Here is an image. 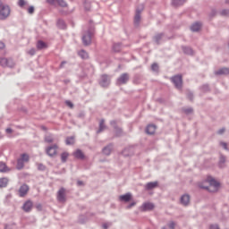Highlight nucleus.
Masks as SVG:
<instances>
[{
	"mask_svg": "<svg viewBox=\"0 0 229 229\" xmlns=\"http://www.w3.org/2000/svg\"><path fill=\"white\" fill-rule=\"evenodd\" d=\"M92 37H94V27H90L86 32L83 33V46H90V44H92Z\"/></svg>",
	"mask_w": 229,
	"mask_h": 229,
	"instance_id": "2",
	"label": "nucleus"
},
{
	"mask_svg": "<svg viewBox=\"0 0 229 229\" xmlns=\"http://www.w3.org/2000/svg\"><path fill=\"white\" fill-rule=\"evenodd\" d=\"M38 171H46V165L39 163V164H38Z\"/></svg>",
	"mask_w": 229,
	"mask_h": 229,
	"instance_id": "44",
	"label": "nucleus"
},
{
	"mask_svg": "<svg viewBox=\"0 0 229 229\" xmlns=\"http://www.w3.org/2000/svg\"><path fill=\"white\" fill-rule=\"evenodd\" d=\"M122 154L123 157H130V155H133V147H127L123 151Z\"/></svg>",
	"mask_w": 229,
	"mask_h": 229,
	"instance_id": "19",
	"label": "nucleus"
},
{
	"mask_svg": "<svg viewBox=\"0 0 229 229\" xmlns=\"http://www.w3.org/2000/svg\"><path fill=\"white\" fill-rule=\"evenodd\" d=\"M220 146L225 149V151H228V144L226 142L221 141Z\"/></svg>",
	"mask_w": 229,
	"mask_h": 229,
	"instance_id": "42",
	"label": "nucleus"
},
{
	"mask_svg": "<svg viewBox=\"0 0 229 229\" xmlns=\"http://www.w3.org/2000/svg\"><path fill=\"white\" fill-rule=\"evenodd\" d=\"M120 201H124L125 203H128L131 199V193H126L124 195H121L119 197Z\"/></svg>",
	"mask_w": 229,
	"mask_h": 229,
	"instance_id": "21",
	"label": "nucleus"
},
{
	"mask_svg": "<svg viewBox=\"0 0 229 229\" xmlns=\"http://www.w3.org/2000/svg\"><path fill=\"white\" fill-rule=\"evenodd\" d=\"M24 4H26V1L25 0H19L18 1V5L22 8V6H24Z\"/></svg>",
	"mask_w": 229,
	"mask_h": 229,
	"instance_id": "47",
	"label": "nucleus"
},
{
	"mask_svg": "<svg viewBox=\"0 0 229 229\" xmlns=\"http://www.w3.org/2000/svg\"><path fill=\"white\" fill-rule=\"evenodd\" d=\"M174 226H176V223H174V221H172L168 224V227L170 229H174Z\"/></svg>",
	"mask_w": 229,
	"mask_h": 229,
	"instance_id": "46",
	"label": "nucleus"
},
{
	"mask_svg": "<svg viewBox=\"0 0 229 229\" xmlns=\"http://www.w3.org/2000/svg\"><path fill=\"white\" fill-rule=\"evenodd\" d=\"M225 162H226V157L224 155H220L218 165L219 167H225Z\"/></svg>",
	"mask_w": 229,
	"mask_h": 229,
	"instance_id": "27",
	"label": "nucleus"
},
{
	"mask_svg": "<svg viewBox=\"0 0 229 229\" xmlns=\"http://www.w3.org/2000/svg\"><path fill=\"white\" fill-rule=\"evenodd\" d=\"M215 74L216 76H226V74H229V68H221L218 71H216Z\"/></svg>",
	"mask_w": 229,
	"mask_h": 229,
	"instance_id": "17",
	"label": "nucleus"
},
{
	"mask_svg": "<svg viewBox=\"0 0 229 229\" xmlns=\"http://www.w3.org/2000/svg\"><path fill=\"white\" fill-rule=\"evenodd\" d=\"M114 148V145L110 144V145H107L106 147H105L103 149H102V153L104 155H106L108 157V155H110V153H112V148Z\"/></svg>",
	"mask_w": 229,
	"mask_h": 229,
	"instance_id": "23",
	"label": "nucleus"
},
{
	"mask_svg": "<svg viewBox=\"0 0 229 229\" xmlns=\"http://www.w3.org/2000/svg\"><path fill=\"white\" fill-rule=\"evenodd\" d=\"M201 89L203 90V92H208V90H210V88L208 87V84H204L201 87Z\"/></svg>",
	"mask_w": 229,
	"mask_h": 229,
	"instance_id": "43",
	"label": "nucleus"
},
{
	"mask_svg": "<svg viewBox=\"0 0 229 229\" xmlns=\"http://www.w3.org/2000/svg\"><path fill=\"white\" fill-rule=\"evenodd\" d=\"M157 131V126L155 124H148L146 128L148 135H153Z\"/></svg>",
	"mask_w": 229,
	"mask_h": 229,
	"instance_id": "18",
	"label": "nucleus"
},
{
	"mask_svg": "<svg viewBox=\"0 0 229 229\" xmlns=\"http://www.w3.org/2000/svg\"><path fill=\"white\" fill-rule=\"evenodd\" d=\"M209 229H219V225H212L209 226Z\"/></svg>",
	"mask_w": 229,
	"mask_h": 229,
	"instance_id": "55",
	"label": "nucleus"
},
{
	"mask_svg": "<svg viewBox=\"0 0 229 229\" xmlns=\"http://www.w3.org/2000/svg\"><path fill=\"white\" fill-rule=\"evenodd\" d=\"M144 10V5H140L136 9V13L134 16V25L139 26L140 24V13H142V11Z\"/></svg>",
	"mask_w": 229,
	"mask_h": 229,
	"instance_id": "9",
	"label": "nucleus"
},
{
	"mask_svg": "<svg viewBox=\"0 0 229 229\" xmlns=\"http://www.w3.org/2000/svg\"><path fill=\"white\" fill-rule=\"evenodd\" d=\"M153 208H155V205L150 202H145L141 206V210H143V212H147L148 210H153Z\"/></svg>",
	"mask_w": 229,
	"mask_h": 229,
	"instance_id": "15",
	"label": "nucleus"
},
{
	"mask_svg": "<svg viewBox=\"0 0 229 229\" xmlns=\"http://www.w3.org/2000/svg\"><path fill=\"white\" fill-rule=\"evenodd\" d=\"M47 2L48 3V4H55V3H56V0H47Z\"/></svg>",
	"mask_w": 229,
	"mask_h": 229,
	"instance_id": "57",
	"label": "nucleus"
},
{
	"mask_svg": "<svg viewBox=\"0 0 229 229\" xmlns=\"http://www.w3.org/2000/svg\"><path fill=\"white\" fill-rule=\"evenodd\" d=\"M57 27L60 30H65V28H67V26L65 25V21H64V20H58L57 21Z\"/></svg>",
	"mask_w": 229,
	"mask_h": 229,
	"instance_id": "30",
	"label": "nucleus"
},
{
	"mask_svg": "<svg viewBox=\"0 0 229 229\" xmlns=\"http://www.w3.org/2000/svg\"><path fill=\"white\" fill-rule=\"evenodd\" d=\"M10 168L4 162H0V173H9Z\"/></svg>",
	"mask_w": 229,
	"mask_h": 229,
	"instance_id": "24",
	"label": "nucleus"
},
{
	"mask_svg": "<svg viewBox=\"0 0 229 229\" xmlns=\"http://www.w3.org/2000/svg\"><path fill=\"white\" fill-rule=\"evenodd\" d=\"M65 64H67V62L63 61V62L61 63V64H60V68H61V69L64 68V65H65Z\"/></svg>",
	"mask_w": 229,
	"mask_h": 229,
	"instance_id": "59",
	"label": "nucleus"
},
{
	"mask_svg": "<svg viewBox=\"0 0 229 229\" xmlns=\"http://www.w3.org/2000/svg\"><path fill=\"white\" fill-rule=\"evenodd\" d=\"M65 144H66V146H71V145L74 144V136L66 138Z\"/></svg>",
	"mask_w": 229,
	"mask_h": 229,
	"instance_id": "35",
	"label": "nucleus"
},
{
	"mask_svg": "<svg viewBox=\"0 0 229 229\" xmlns=\"http://www.w3.org/2000/svg\"><path fill=\"white\" fill-rule=\"evenodd\" d=\"M225 131H226V129L222 128V129H220V130L217 131V134H218V135H223V133H225Z\"/></svg>",
	"mask_w": 229,
	"mask_h": 229,
	"instance_id": "52",
	"label": "nucleus"
},
{
	"mask_svg": "<svg viewBox=\"0 0 229 229\" xmlns=\"http://www.w3.org/2000/svg\"><path fill=\"white\" fill-rule=\"evenodd\" d=\"M0 65L2 67H9L10 69L15 67V62L12 58L2 57L0 58Z\"/></svg>",
	"mask_w": 229,
	"mask_h": 229,
	"instance_id": "6",
	"label": "nucleus"
},
{
	"mask_svg": "<svg viewBox=\"0 0 229 229\" xmlns=\"http://www.w3.org/2000/svg\"><path fill=\"white\" fill-rule=\"evenodd\" d=\"M5 229H11L9 225H5Z\"/></svg>",
	"mask_w": 229,
	"mask_h": 229,
	"instance_id": "64",
	"label": "nucleus"
},
{
	"mask_svg": "<svg viewBox=\"0 0 229 229\" xmlns=\"http://www.w3.org/2000/svg\"><path fill=\"white\" fill-rule=\"evenodd\" d=\"M116 137H123V129L117 127L114 129Z\"/></svg>",
	"mask_w": 229,
	"mask_h": 229,
	"instance_id": "39",
	"label": "nucleus"
},
{
	"mask_svg": "<svg viewBox=\"0 0 229 229\" xmlns=\"http://www.w3.org/2000/svg\"><path fill=\"white\" fill-rule=\"evenodd\" d=\"M221 15H229V10L228 9H224L221 11Z\"/></svg>",
	"mask_w": 229,
	"mask_h": 229,
	"instance_id": "51",
	"label": "nucleus"
},
{
	"mask_svg": "<svg viewBox=\"0 0 229 229\" xmlns=\"http://www.w3.org/2000/svg\"><path fill=\"white\" fill-rule=\"evenodd\" d=\"M208 182L209 183L208 186L199 184V188L205 189L206 191H208L209 192H217V191L219 189V182H217V181H216L214 178H208Z\"/></svg>",
	"mask_w": 229,
	"mask_h": 229,
	"instance_id": "1",
	"label": "nucleus"
},
{
	"mask_svg": "<svg viewBox=\"0 0 229 229\" xmlns=\"http://www.w3.org/2000/svg\"><path fill=\"white\" fill-rule=\"evenodd\" d=\"M31 208H33V202L31 200H27L24 202L22 206L24 212H31Z\"/></svg>",
	"mask_w": 229,
	"mask_h": 229,
	"instance_id": "14",
	"label": "nucleus"
},
{
	"mask_svg": "<svg viewBox=\"0 0 229 229\" xmlns=\"http://www.w3.org/2000/svg\"><path fill=\"white\" fill-rule=\"evenodd\" d=\"M0 49H4V44L2 41H0Z\"/></svg>",
	"mask_w": 229,
	"mask_h": 229,
	"instance_id": "60",
	"label": "nucleus"
},
{
	"mask_svg": "<svg viewBox=\"0 0 229 229\" xmlns=\"http://www.w3.org/2000/svg\"><path fill=\"white\" fill-rule=\"evenodd\" d=\"M85 10H90V7H87V4H85Z\"/></svg>",
	"mask_w": 229,
	"mask_h": 229,
	"instance_id": "63",
	"label": "nucleus"
},
{
	"mask_svg": "<svg viewBox=\"0 0 229 229\" xmlns=\"http://www.w3.org/2000/svg\"><path fill=\"white\" fill-rule=\"evenodd\" d=\"M35 13V7L30 6L28 8V13L33 14Z\"/></svg>",
	"mask_w": 229,
	"mask_h": 229,
	"instance_id": "48",
	"label": "nucleus"
},
{
	"mask_svg": "<svg viewBox=\"0 0 229 229\" xmlns=\"http://www.w3.org/2000/svg\"><path fill=\"white\" fill-rule=\"evenodd\" d=\"M187 98L188 99H190V101H192V99H194V95L192 94V92H188Z\"/></svg>",
	"mask_w": 229,
	"mask_h": 229,
	"instance_id": "49",
	"label": "nucleus"
},
{
	"mask_svg": "<svg viewBox=\"0 0 229 229\" xmlns=\"http://www.w3.org/2000/svg\"><path fill=\"white\" fill-rule=\"evenodd\" d=\"M78 117H80L81 119H82L83 117H85V113L81 112L78 114Z\"/></svg>",
	"mask_w": 229,
	"mask_h": 229,
	"instance_id": "58",
	"label": "nucleus"
},
{
	"mask_svg": "<svg viewBox=\"0 0 229 229\" xmlns=\"http://www.w3.org/2000/svg\"><path fill=\"white\" fill-rule=\"evenodd\" d=\"M199 30H201V22L199 21H197L191 26V30L193 32H198Z\"/></svg>",
	"mask_w": 229,
	"mask_h": 229,
	"instance_id": "20",
	"label": "nucleus"
},
{
	"mask_svg": "<svg viewBox=\"0 0 229 229\" xmlns=\"http://www.w3.org/2000/svg\"><path fill=\"white\" fill-rule=\"evenodd\" d=\"M69 157V154L67 152H64L61 154V160L64 164V162H67V158Z\"/></svg>",
	"mask_w": 229,
	"mask_h": 229,
	"instance_id": "37",
	"label": "nucleus"
},
{
	"mask_svg": "<svg viewBox=\"0 0 229 229\" xmlns=\"http://www.w3.org/2000/svg\"><path fill=\"white\" fill-rule=\"evenodd\" d=\"M182 49L184 55H194V50L191 47H182Z\"/></svg>",
	"mask_w": 229,
	"mask_h": 229,
	"instance_id": "25",
	"label": "nucleus"
},
{
	"mask_svg": "<svg viewBox=\"0 0 229 229\" xmlns=\"http://www.w3.org/2000/svg\"><path fill=\"white\" fill-rule=\"evenodd\" d=\"M73 157H75V158H79L80 160H83L85 158V155L83 154V152L81 151V149H77L74 153H73Z\"/></svg>",
	"mask_w": 229,
	"mask_h": 229,
	"instance_id": "22",
	"label": "nucleus"
},
{
	"mask_svg": "<svg viewBox=\"0 0 229 229\" xmlns=\"http://www.w3.org/2000/svg\"><path fill=\"white\" fill-rule=\"evenodd\" d=\"M28 191H30V186L28 184H23L19 189V196L20 198H24L26 194H28Z\"/></svg>",
	"mask_w": 229,
	"mask_h": 229,
	"instance_id": "11",
	"label": "nucleus"
},
{
	"mask_svg": "<svg viewBox=\"0 0 229 229\" xmlns=\"http://www.w3.org/2000/svg\"><path fill=\"white\" fill-rule=\"evenodd\" d=\"M130 81V74L128 73H122L118 79L116 80V85H126Z\"/></svg>",
	"mask_w": 229,
	"mask_h": 229,
	"instance_id": "8",
	"label": "nucleus"
},
{
	"mask_svg": "<svg viewBox=\"0 0 229 229\" xmlns=\"http://www.w3.org/2000/svg\"><path fill=\"white\" fill-rule=\"evenodd\" d=\"M180 201L183 207H187L189 206V203H191V196H189V194H184L181 197Z\"/></svg>",
	"mask_w": 229,
	"mask_h": 229,
	"instance_id": "13",
	"label": "nucleus"
},
{
	"mask_svg": "<svg viewBox=\"0 0 229 229\" xmlns=\"http://www.w3.org/2000/svg\"><path fill=\"white\" fill-rule=\"evenodd\" d=\"M5 131L6 133H13V130L12 128H7Z\"/></svg>",
	"mask_w": 229,
	"mask_h": 229,
	"instance_id": "56",
	"label": "nucleus"
},
{
	"mask_svg": "<svg viewBox=\"0 0 229 229\" xmlns=\"http://www.w3.org/2000/svg\"><path fill=\"white\" fill-rule=\"evenodd\" d=\"M57 201H59V203H65V201H67V198L65 197V188H61L57 191Z\"/></svg>",
	"mask_w": 229,
	"mask_h": 229,
	"instance_id": "10",
	"label": "nucleus"
},
{
	"mask_svg": "<svg viewBox=\"0 0 229 229\" xmlns=\"http://www.w3.org/2000/svg\"><path fill=\"white\" fill-rule=\"evenodd\" d=\"M158 187V182H150L145 185V191H153Z\"/></svg>",
	"mask_w": 229,
	"mask_h": 229,
	"instance_id": "16",
	"label": "nucleus"
},
{
	"mask_svg": "<svg viewBox=\"0 0 229 229\" xmlns=\"http://www.w3.org/2000/svg\"><path fill=\"white\" fill-rule=\"evenodd\" d=\"M12 10L10 9V5L3 4L0 1V21H6L8 17H10V13Z\"/></svg>",
	"mask_w": 229,
	"mask_h": 229,
	"instance_id": "3",
	"label": "nucleus"
},
{
	"mask_svg": "<svg viewBox=\"0 0 229 229\" xmlns=\"http://www.w3.org/2000/svg\"><path fill=\"white\" fill-rule=\"evenodd\" d=\"M111 81L112 78L110 77V75L102 74L98 81V85H100L102 89H108V87H110Z\"/></svg>",
	"mask_w": 229,
	"mask_h": 229,
	"instance_id": "5",
	"label": "nucleus"
},
{
	"mask_svg": "<svg viewBox=\"0 0 229 229\" xmlns=\"http://www.w3.org/2000/svg\"><path fill=\"white\" fill-rule=\"evenodd\" d=\"M111 126H113V128L115 130L117 127V122H115L114 120L110 122Z\"/></svg>",
	"mask_w": 229,
	"mask_h": 229,
	"instance_id": "50",
	"label": "nucleus"
},
{
	"mask_svg": "<svg viewBox=\"0 0 229 229\" xmlns=\"http://www.w3.org/2000/svg\"><path fill=\"white\" fill-rule=\"evenodd\" d=\"M46 47H47V45H46V43L42 40L38 41L37 43V48L38 49H46Z\"/></svg>",
	"mask_w": 229,
	"mask_h": 229,
	"instance_id": "29",
	"label": "nucleus"
},
{
	"mask_svg": "<svg viewBox=\"0 0 229 229\" xmlns=\"http://www.w3.org/2000/svg\"><path fill=\"white\" fill-rule=\"evenodd\" d=\"M111 225L112 224H110V223H106V224H103L102 226H103L104 229H108V228H110Z\"/></svg>",
	"mask_w": 229,
	"mask_h": 229,
	"instance_id": "53",
	"label": "nucleus"
},
{
	"mask_svg": "<svg viewBox=\"0 0 229 229\" xmlns=\"http://www.w3.org/2000/svg\"><path fill=\"white\" fill-rule=\"evenodd\" d=\"M8 185V178H0V187H6Z\"/></svg>",
	"mask_w": 229,
	"mask_h": 229,
	"instance_id": "34",
	"label": "nucleus"
},
{
	"mask_svg": "<svg viewBox=\"0 0 229 229\" xmlns=\"http://www.w3.org/2000/svg\"><path fill=\"white\" fill-rule=\"evenodd\" d=\"M185 3V0H173L172 4L173 6H182Z\"/></svg>",
	"mask_w": 229,
	"mask_h": 229,
	"instance_id": "33",
	"label": "nucleus"
},
{
	"mask_svg": "<svg viewBox=\"0 0 229 229\" xmlns=\"http://www.w3.org/2000/svg\"><path fill=\"white\" fill-rule=\"evenodd\" d=\"M151 69L154 72H158V64L157 63L152 64Z\"/></svg>",
	"mask_w": 229,
	"mask_h": 229,
	"instance_id": "41",
	"label": "nucleus"
},
{
	"mask_svg": "<svg viewBox=\"0 0 229 229\" xmlns=\"http://www.w3.org/2000/svg\"><path fill=\"white\" fill-rule=\"evenodd\" d=\"M77 185H79V187H81V185H83V182L82 181H78Z\"/></svg>",
	"mask_w": 229,
	"mask_h": 229,
	"instance_id": "62",
	"label": "nucleus"
},
{
	"mask_svg": "<svg viewBox=\"0 0 229 229\" xmlns=\"http://www.w3.org/2000/svg\"><path fill=\"white\" fill-rule=\"evenodd\" d=\"M162 38H164V33L157 34L154 37V40H155L156 44H160V40H162Z\"/></svg>",
	"mask_w": 229,
	"mask_h": 229,
	"instance_id": "28",
	"label": "nucleus"
},
{
	"mask_svg": "<svg viewBox=\"0 0 229 229\" xmlns=\"http://www.w3.org/2000/svg\"><path fill=\"white\" fill-rule=\"evenodd\" d=\"M55 137L53 135H51V134L47 135L45 137V141L47 142L48 144H51V142H55Z\"/></svg>",
	"mask_w": 229,
	"mask_h": 229,
	"instance_id": "32",
	"label": "nucleus"
},
{
	"mask_svg": "<svg viewBox=\"0 0 229 229\" xmlns=\"http://www.w3.org/2000/svg\"><path fill=\"white\" fill-rule=\"evenodd\" d=\"M65 105H67V106H69L70 108H74V104H72V102H71L70 100H66Z\"/></svg>",
	"mask_w": 229,
	"mask_h": 229,
	"instance_id": "45",
	"label": "nucleus"
},
{
	"mask_svg": "<svg viewBox=\"0 0 229 229\" xmlns=\"http://www.w3.org/2000/svg\"><path fill=\"white\" fill-rule=\"evenodd\" d=\"M194 110L192 109V107H188V108H183L182 112H184V114H186V115H189L191 114H192Z\"/></svg>",
	"mask_w": 229,
	"mask_h": 229,
	"instance_id": "40",
	"label": "nucleus"
},
{
	"mask_svg": "<svg viewBox=\"0 0 229 229\" xmlns=\"http://www.w3.org/2000/svg\"><path fill=\"white\" fill-rule=\"evenodd\" d=\"M35 53H36L35 48H31V49L29 51V55H30L31 56H33V55H35Z\"/></svg>",
	"mask_w": 229,
	"mask_h": 229,
	"instance_id": "54",
	"label": "nucleus"
},
{
	"mask_svg": "<svg viewBox=\"0 0 229 229\" xmlns=\"http://www.w3.org/2000/svg\"><path fill=\"white\" fill-rule=\"evenodd\" d=\"M55 3L59 4V6H62L63 8H65L67 6V2L64 0H55Z\"/></svg>",
	"mask_w": 229,
	"mask_h": 229,
	"instance_id": "38",
	"label": "nucleus"
},
{
	"mask_svg": "<svg viewBox=\"0 0 229 229\" xmlns=\"http://www.w3.org/2000/svg\"><path fill=\"white\" fill-rule=\"evenodd\" d=\"M171 81L174 83V87L180 90L182 85H183V79L182 75H174L171 78Z\"/></svg>",
	"mask_w": 229,
	"mask_h": 229,
	"instance_id": "7",
	"label": "nucleus"
},
{
	"mask_svg": "<svg viewBox=\"0 0 229 229\" xmlns=\"http://www.w3.org/2000/svg\"><path fill=\"white\" fill-rule=\"evenodd\" d=\"M131 207H135V202H131V203L128 206V208H131Z\"/></svg>",
	"mask_w": 229,
	"mask_h": 229,
	"instance_id": "61",
	"label": "nucleus"
},
{
	"mask_svg": "<svg viewBox=\"0 0 229 229\" xmlns=\"http://www.w3.org/2000/svg\"><path fill=\"white\" fill-rule=\"evenodd\" d=\"M121 49H122L121 43H115L113 45V51L114 53H119V51H121Z\"/></svg>",
	"mask_w": 229,
	"mask_h": 229,
	"instance_id": "31",
	"label": "nucleus"
},
{
	"mask_svg": "<svg viewBox=\"0 0 229 229\" xmlns=\"http://www.w3.org/2000/svg\"><path fill=\"white\" fill-rule=\"evenodd\" d=\"M106 129V125H105V120H100L99 122V129L97 131V133H101Z\"/></svg>",
	"mask_w": 229,
	"mask_h": 229,
	"instance_id": "26",
	"label": "nucleus"
},
{
	"mask_svg": "<svg viewBox=\"0 0 229 229\" xmlns=\"http://www.w3.org/2000/svg\"><path fill=\"white\" fill-rule=\"evenodd\" d=\"M79 56H81V58L83 60H86V58H89V54L85 50H81L79 52Z\"/></svg>",
	"mask_w": 229,
	"mask_h": 229,
	"instance_id": "36",
	"label": "nucleus"
},
{
	"mask_svg": "<svg viewBox=\"0 0 229 229\" xmlns=\"http://www.w3.org/2000/svg\"><path fill=\"white\" fill-rule=\"evenodd\" d=\"M30 162V155L23 153L21 155L20 158L17 159V165L16 168L18 171L24 168V165Z\"/></svg>",
	"mask_w": 229,
	"mask_h": 229,
	"instance_id": "4",
	"label": "nucleus"
},
{
	"mask_svg": "<svg viewBox=\"0 0 229 229\" xmlns=\"http://www.w3.org/2000/svg\"><path fill=\"white\" fill-rule=\"evenodd\" d=\"M58 149V146L53 145L47 148V154L48 157H55L56 155V150Z\"/></svg>",
	"mask_w": 229,
	"mask_h": 229,
	"instance_id": "12",
	"label": "nucleus"
}]
</instances>
